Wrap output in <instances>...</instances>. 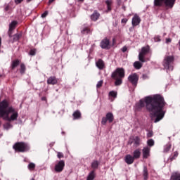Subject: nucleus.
<instances>
[{
	"instance_id": "nucleus-1",
	"label": "nucleus",
	"mask_w": 180,
	"mask_h": 180,
	"mask_svg": "<svg viewBox=\"0 0 180 180\" xmlns=\"http://www.w3.org/2000/svg\"><path fill=\"white\" fill-rule=\"evenodd\" d=\"M144 106H146V110L152 116L156 117L154 123H158L160 120L164 119L165 111H164L163 108L165 106V101H164V97H162L161 95L156 94L153 96H147L145 98V101L140 100L136 109L140 110Z\"/></svg>"
},
{
	"instance_id": "nucleus-2",
	"label": "nucleus",
	"mask_w": 180,
	"mask_h": 180,
	"mask_svg": "<svg viewBox=\"0 0 180 180\" xmlns=\"http://www.w3.org/2000/svg\"><path fill=\"white\" fill-rule=\"evenodd\" d=\"M19 114L13 107L9 105V103L6 100H4L0 103V117L7 122H13L18 120Z\"/></svg>"
},
{
	"instance_id": "nucleus-3",
	"label": "nucleus",
	"mask_w": 180,
	"mask_h": 180,
	"mask_svg": "<svg viewBox=\"0 0 180 180\" xmlns=\"http://www.w3.org/2000/svg\"><path fill=\"white\" fill-rule=\"evenodd\" d=\"M175 58L174 56H167L164 58L162 65L167 71H173L174 70V61Z\"/></svg>"
},
{
	"instance_id": "nucleus-4",
	"label": "nucleus",
	"mask_w": 180,
	"mask_h": 180,
	"mask_svg": "<svg viewBox=\"0 0 180 180\" xmlns=\"http://www.w3.org/2000/svg\"><path fill=\"white\" fill-rule=\"evenodd\" d=\"M13 148L18 153H26L30 150V146L25 142H17L13 145Z\"/></svg>"
},
{
	"instance_id": "nucleus-5",
	"label": "nucleus",
	"mask_w": 180,
	"mask_h": 180,
	"mask_svg": "<svg viewBox=\"0 0 180 180\" xmlns=\"http://www.w3.org/2000/svg\"><path fill=\"white\" fill-rule=\"evenodd\" d=\"M176 1V0H154V6H162V4H165L166 8L168 9H172Z\"/></svg>"
},
{
	"instance_id": "nucleus-6",
	"label": "nucleus",
	"mask_w": 180,
	"mask_h": 180,
	"mask_svg": "<svg viewBox=\"0 0 180 180\" xmlns=\"http://www.w3.org/2000/svg\"><path fill=\"white\" fill-rule=\"evenodd\" d=\"M150 53V46H146L141 48L139 54V60L141 63H146V56Z\"/></svg>"
},
{
	"instance_id": "nucleus-7",
	"label": "nucleus",
	"mask_w": 180,
	"mask_h": 180,
	"mask_svg": "<svg viewBox=\"0 0 180 180\" xmlns=\"http://www.w3.org/2000/svg\"><path fill=\"white\" fill-rule=\"evenodd\" d=\"M112 78H123L124 77V69L123 68H117L111 75Z\"/></svg>"
},
{
	"instance_id": "nucleus-8",
	"label": "nucleus",
	"mask_w": 180,
	"mask_h": 180,
	"mask_svg": "<svg viewBox=\"0 0 180 180\" xmlns=\"http://www.w3.org/2000/svg\"><path fill=\"white\" fill-rule=\"evenodd\" d=\"M128 81L132 84L134 86H137V82H139V75L136 73H133L128 77Z\"/></svg>"
},
{
	"instance_id": "nucleus-9",
	"label": "nucleus",
	"mask_w": 180,
	"mask_h": 180,
	"mask_svg": "<svg viewBox=\"0 0 180 180\" xmlns=\"http://www.w3.org/2000/svg\"><path fill=\"white\" fill-rule=\"evenodd\" d=\"M64 167H65V162H64V160H60L55 165L56 172H62L63 169H64Z\"/></svg>"
},
{
	"instance_id": "nucleus-10",
	"label": "nucleus",
	"mask_w": 180,
	"mask_h": 180,
	"mask_svg": "<svg viewBox=\"0 0 180 180\" xmlns=\"http://www.w3.org/2000/svg\"><path fill=\"white\" fill-rule=\"evenodd\" d=\"M16 25H18V22L16 21H13L11 23H10L8 32L9 37H12V34L13 32L15 30V27H16Z\"/></svg>"
},
{
	"instance_id": "nucleus-11",
	"label": "nucleus",
	"mask_w": 180,
	"mask_h": 180,
	"mask_svg": "<svg viewBox=\"0 0 180 180\" xmlns=\"http://www.w3.org/2000/svg\"><path fill=\"white\" fill-rule=\"evenodd\" d=\"M151 148L148 146L144 147L142 150V154L143 158H147L148 157H150V151Z\"/></svg>"
},
{
	"instance_id": "nucleus-12",
	"label": "nucleus",
	"mask_w": 180,
	"mask_h": 180,
	"mask_svg": "<svg viewBox=\"0 0 180 180\" xmlns=\"http://www.w3.org/2000/svg\"><path fill=\"white\" fill-rule=\"evenodd\" d=\"M140 22H141V19H140V17L136 14L132 18V25L139 26Z\"/></svg>"
},
{
	"instance_id": "nucleus-13",
	"label": "nucleus",
	"mask_w": 180,
	"mask_h": 180,
	"mask_svg": "<svg viewBox=\"0 0 180 180\" xmlns=\"http://www.w3.org/2000/svg\"><path fill=\"white\" fill-rule=\"evenodd\" d=\"M110 42L108 40V38L103 39L101 42V47L102 49H110L109 48Z\"/></svg>"
},
{
	"instance_id": "nucleus-14",
	"label": "nucleus",
	"mask_w": 180,
	"mask_h": 180,
	"mask_svg": "<svg viewBox=\"0 0 180 180\" xmlns=\"http://www.w3.org/2000/svg\"><path fill=\"white\" fill-rule=\"evenodd\" d=\"M124 161L127 164L130 165V164H133V162H134V158L131 156V155H127L125 156Z\"/></svg>"
},
{
	"instance_id": "nucleus-15",
	"label": "nucleus",
	"mask_w": 180,
	"mask_h": 180,
	"mask_svg": "<svg viewBox=\"0 0 180 180\" xmlns=\"http://www.w3.org/2000/svg\"><path fill=\"white\" fill-rule=\"evenodd\" d=\"M141 155V150L140 149H136L133 153V158L134 160H139Z\"/></svg>"
},
{
	"instance_id": "nucleus-16",
	"label": "nucleus",
	"mask_w": 180,
	"mask_h": 180,
	"mask_svg": "<svg viewBox=\"0 0 180 180\" xmlns=\"http://www.w3.org/2000/svg\"><path fill=\"white\" fill-rule=\"evenodd\" d=\"M96 65L99 70H103V68H105V63L103 61L102 59H99L96 63Z\"/></svg>"
},
{
	"instance_id": "nucleus-17",
	"label": "nucleus",
	"mask_w": 180,
	"mask_h": 180,
	"mask_svg": "<svg viewBox=\"0 0 180 180\" xmlns=\"http://www.w3.org/2000/svg\"><path fill=\"white\" fill-rule=\"evenodd\" d=\"M99 16H101V14L97 11H94V13L91 15V19L94 22H96L99 19Z\"/></svg>"
},
{
	"instance_id": "nucleus-18",
	"label": "nucleus",
	"mask_w": 180,
	"mask_h": 180,
	"mask_svg": "<svg viewBox=\"0 0 180 180\" xmlns=\"http://www.w3.org/2000/svg\"><path fill=\"white\" fill-rule=\"evenodd\" d=\"M47 84L49 85H56L57 84V79L56 77H50L47 80Z\"/></svg>"
},
{
	"instance_id": "nucleus-19",
	"label": "nucleus",
	"mask_w": 180,
	"mask_h": 180,
	"mask_svg": "<svg viewBox=\"0 0 180 180\" xmlns=\"http://www.w3.org/2000/svg\"><path fill=\"white\" fill-rule=\"evenodd\" d=\"M107 120L109 122V123H112V122H113L115 117L113 116V113L112 112H108L106 114V117Z\"/></svg>"
},
{
	"instance_id": "nucleus-20",
	"label": "nucleus",
	"mask_w": 180,
	"mask_h": 180,
	"mask_svg": "<svg viewBox=\"0 0 180 180\" xmlns=\"http://www.w3.org/2000/svg\"><path fill=\"white\" fill-rule=\"evenodd\" d=\"M113 79H115V85L116 86H119V85H122V84L123 83V78L117 77V78H113Z\"/></svg>"
},
{
	"instance_id": "nucleus-21",
	"label": "nucleus",
	"mask_w": 180,
	"mask_h": 180,
	"mask_svg": "<svg viewBox=\"0 0 180 180\" xmlns=\"http://www.w3.org/2000/svg\"><path fill=\"white\" fill-rule=\"evenodd\" d=\"M134 67L136 68V70H140L141 67H143V63L140 61H136L134 63Z\"/></svg>"
},
{
	"instance_id": "nucleus-22",
	"label": "nucleus",
	"mask_w": 180,
	"mask_h": 180,
	"mask_svg": "<svg viewBox=\"0 0 180 180\" xmlns=\"http://www.w3.org/2000/svg\"><path fill=\"white\" fill-rule=\"evenodd\" d=\"M74 120H77V119H81V112H79V110H76L73 115H72Z\"/></svg>"
},
{
	"instance_id": "nucleus-23",
	"label": "nucleus",
	"mask_w": 180,
	"mask_h": 180,
	"mask_svg": "<svg viewBox=\"0 0 180 180\" xmlns=\"http://www.w3.org/2000/svg\"><path fill=\"white\" fill-rule=\"evenodd\" d=\"M143 177L145 180L148 179V170L147 169V167H143Z\"/></svg>"
},
{
	"instance_id": "nucleus-24",
	"label": "nucleus",
	"mask_w": 180,
	"mask_h": 180,
	"mask_svg": "<svg viewBox=\"0 0 180 180\" xmlns=\"http://www.w3.org/2000/svg\"><path fill=\"white\" fill-rule=\"evenodd\" d=\"M20 63V62L19 61V60H13L11 63L12 70H15V68H16V67H18V65H19Z\"/></svg>"
},
{
	"instance_id": "nucleus-25",
	"label": "nucleus",
	"mask_w": 180,
	"mask_h": 180,
	"mask_svg": "<svg viewBox=\"0 0 180 180\" xmlns=\"http://www.w3.org/2000/svg\"><path fill=\"white\" fill-rule=\"evenodd\" d=\"M134 145L135 147H139L140 146V137L136 136L134 139Z\"/></svg>"
},
{
	"instance_id": "nucleus-26",
	"label": "nucleus",
	"mask_w": 180,
	"mask_h": 180,
	"mask_svg": "<svg viewBox=\"0 0 180 180\" xmlns=\"http://www.w3.org/2000/svg\"><path fill=\"white\" fill-rule=\"evenodd\" d=\"M98 166H99V162H98V160H94L91 162V168H93L94 169H96Z\"/></svg>"
},
{
	"instance_id": "nucleus-27",
	"label": "nucleus",
	"mask_w": 180,
	"mask_h": 180,
	"mask_svg": "<svg viewBox=\"0 0 180 180\" xmlns=\"http://www.w3.org/2000/svg\"><path fill=\"white\" fill-rule=\"evenodd\" d=\"M94 179H95V172L94 171H92L88 175L86 180H94Z\"/></svg>"
},
{
	"instance_id": "nucleus-28",
	"label": "nucleus",
	"mask_w": 180,
	"mask_h": 180,
	"mask_svg": "<svg viewBox=\"0 0 180 180\" xmlns=\"http://www.w3.org/2000/svg\"><path fill=\"white\" fill-rule=\"evenodd\" d=\"M4 128L5 130H9V129H12V124H11L9 122H7L4 124Z\"/></svg>"
},
{
	"instance_id": "nucleus-29",
	"label": "nucleus",
	"mask_w": 180,
	"mask_h": 180,
	"mask_svg": "<svg viewBox=\"0 0 180 180\" xmlns=\"http://www.w3.org/2000/svg\"><path fill=\"white\" fill-rule=\"evenodd\" d=\"M25 71H26V66H25V64L22 63L20 65V74H25Z\"/></svg>"
},
{
	"instance_id": "nucleus-30",
	"label": "nucleus",
	"mask_w": 180,
	"mask_h": 180,
	"mask_svg": "<svg viewBox=\"0 0 180 180\" xmlns=\"http://www.w3.org/2000/svg\"><path fill=\"white\" fill-rule=\"evenodd\" d=\"M105 4L108 11H111L112 8H110V5H112V0H106Z\"/></svg>"
},
{
	"instance_id": "nucleus-31",
	"label": "nucleus",
	"mask_w": 180,
	"mask_h": 180,
	"mask_svg": "<svg viewBox=\"0 0 180 180\" xmlns=\"http://www.w3.org/2000/svg\"><path fill=\"white\" fill-rule=\"evenodd\" d=\"M169 150H171V143H168L166 146H165L164 152L168 153V151H169Z\"/></svg>"
},
{
	"instance_id": "nucleus-32",
	"label": "nucleus",
	"mask_w": 180,
	"mask_h": 180,
	"mask_svg": "<svg viewBox=\"0 0 180 180\" xmlns=\"http://www.w3.org/2000/svg\"><path fill=\"white\" fill-rule=\"evenodd\" d=\"M172 180H180V174L176 173L174 175L172 176Z\"/></svg>"
},
{
	"instance_id": "nucleus-33",
	"label": "nucleus",
	"mask_w": 180,
	"mask_h": 180,
	"mask_svg": "<svg viewBox=\"0 0 180 180\" xmlns=\"http://www.w3.org/2000/svg\"><path fill=\"white\" fill-rule=\"evenodd\" d=\"M109 96H112V98H116V96H117V92L112 91L109 93Z\"/></svg>"
},
{
	"instance_id": "nucleus-34",
	"label": "nucleus",
	"mask_w": 180,
	"mask_h": 180,
	"mask_svg": "<svg viewBox=\"0 0 180 180\" xmlns=\"http://www.w3.org/2000/svg\"><path fill=\"white\" fill-rule=\"evenodd\" d=\"M36 165H34V163H30L28 165V168L29 169H30V171H33V169H34Z\"/></svg>"
},
{
	"instance_id": "nucleus-35",
	"label": "nucleus",
	"mask_w": 180,
	"mask_h": 180,
	"mask_svg": "<svg viewBox=\"0 0 180 180\" xmlns=\"http://www.w3.org/2000/svg\"><path fill=\"white\" fill-rule=\"evenodd\" d=\"M147 144H148V146H149V147H153V146H154V140H153V139H149V140L147 141Z\"/></svg>"
},
{
	"instance_id": "nucleus-36",
	"label": "nucleus",
	"mask_w": 180,
	"mask_h": 180,
	"mask_svg": "<svg viewBox=\"0 0 180 180\" xmlns=\"http://www.w3.org/2000/svg\"><path fill=\"white\" fill-rule=\"evenodd\" d=\"M89 32H90L89 29H88L86 27L82 30V34H88V33H89Z\"/></svg>"
},
{
	"instance_id": "nucleus-37",
	"label": "nucleus",
	"mask_w": 180,
	"mask_h": 180,
	"mask_svg": "<svg viewBox=\"0 0 180 180\" xmlns=\"http://www.w3.org/2000/svg\"><path fill=\"white\" fill-rule=\"evenodd\" d=\"M19 39H20V35H19V34H14V36H13L14 41H18V40H19Z\"/></svg>"
},
{
	"instance_id": "nucleus-38",
	"label": "nucleus",
	"mask_w": 180,
	"mask_h": 180,
	"mask_svg": "<svg viewBox=\"0 0 180 180\" xmlns=\"http://www.w3.org/2000/svg\"><path fill=\"white\" fill-rule=\"evenodd\" d=\"M103 84V80L99 81L96 84V88H101V86H102Z\"/></svg>"
},
{
	"instance_id": "nucleus-39",
	"label": "nucleus",
	"mask_w": 180,
	"mask_h": 180,
	"mask_svg": "<svg viewBox=\"0 0 180 180\" xmlns=\"http://www.w3.org/2000/svg\"><path fill=\"white\" fill-rule=\"evenodd\" d=\"M178 155H179V153H178V152H174V155H173V157L172 158H171V161H172L173 160H175V158H176V157H178Z\"/></svg>"
},
{
	"instance_id": "nucleus-40",
	"label": "nucleus",
	"mask_w": 180,
	"mask_h": 180,
	"mask_svg": "<svg viewBox=\"0 0 180 180\" xmlns=\"http://www.w3.org/2000/svg\"><path fill=\"white\" fill-rule=\"evenodd\" d=\"M57 157L58 158H64V154L61 152H58Z\"/></svg>"
},
{
	"instance_id": "nucleus-41",
	"label": "nucleus",
	"mask_w": 180,
	"mask_h": 180,
	"mask_svg": "<svg viewBox=\"0 0 180 180\" xmlns=\"http://www.w3.org/2000/svg\"><path fill=\"white\" fill-rule=\"evenodd\" d=\"M30 56H36V50H34V49L30 50Z\"/></svg>"
},
{
	"instance_id": "nucleus-42",
	"label": "nucleus",
	"mask_w": 180,
	"mask_h": 180,
	"mask_svg": "<svg viewBox=\"0 0 180 180\" xmlns=\"http://www.w3.org/2000/svg\"><path fill=\"white\" fill-rule=\"evenodd\" d=\"M108 122V120H107V118L106 117H103L102 118V121H101V123L103 124H106V122Z\"/></svg>"
},
{
	"instance_id": "nucleus-43",
	"label": "nucleus",
	"mask_w": 180,
	"mask_h": 180,
	"mask_svg": "<svg viewBox=\"0 0 180 180\" xmlns=\"http://www.w3.org/2000/svg\"><path fill=\"white\" fill-rule=\"evenodd\" d=\"M153 131H150L148 134H147V137H153Z\"/></svg>"
},
{
	"instance_id": "nucleus-44",
	"label": "nucleus",
	"mask_w": 180,
	"mask_h": 180,
	"mask_svg": "<svg viewBox=\"0 0 180 180\" xmlns=\"http://www.w3.org/2000/svg\"><path fill=\"white\" fill-rule=\"evenodd\" d=\"M49 15V11H45L44 13L41 14V18H46Z\"/></svg>"
},
{
	"instance_id": "nucleus-45",
	"label": "nucleus",
	"mask_w": 180,
	"mask_h": 180,
	"mask_svg": "<svg viewBox=\"0 0 180 180\" xmlns=\"http://www.w3.org/2000/svg\"><path fill=\"white\" fill-rule=\"evenodd\" d=\"M14 1L17 5L23 2V0H14Z\"/></svg>"
},
{
	"instance_id": "nucleus-46",
	"label": "nucleus",
	"mask_w": 180,
	"mask_h": 180,
	"mask_svg": "<svg viewBox=\"0 0 180 180\" xmlns=\"http://www.w3.org/2000/svg\"><path fill=\"white\" fill-rule=\"evenodd\" d=\"M122 51L123 53H126V51H127V47L124 46V47L122 49Z\"/></svg>"
},
{
	"instance_id": "nucleus-47",
	"label": "nucleus",
	"mask_w": 180,
	"mask_h": 180,
	"mask_svg": "<svg viewBox=\"0 0 180 180\" xmlns=\"http://www.w3.org/2000/svg\"><path fill=\"white\" fill-rule=\"evenodd\" d=\"M154 39H155V41H161V39H160V37H156Z\"/></svg>"
},
{
	"instance_id": "nucleus-48",
	"label": "nucleus",
	"mask_w": 180,
	"mask_h": 180,
	"mask_svg": "<svg viewBox=\"0 0 180 180\" xmlns=\"http://www.w3.org/2000/svg\"><path fill=\"white\" fill-rule=\"evenodd\" d=\"M122 23H127V18H123L122 20Z\"/></svg>"
},
{
	"instance_id": "nucleus-49",
	"label": "nucleus",
	"mask_w": 180,
	"mask_h": 180,
	"mask_svg": "<svg viewBox=\"0 0 180 180\" xmlns=\"http://www.w3.org/2000/svg\"><path fill=\"white\" fill-rule=\"evenodd\" d=\"M166 43H171V39L169 38L166 39Z\"/></svg>"
},
{
	"instance_id": "nucleus-50",
	"label": "nucleus",
	"mask_w": 180,
	"mask_h": 180,
	"mask_svg": "<svg viewBox=\"0 0 180 180\" xmlns=\"http://www.w3.org/2000/svg\"><path fill=\"white\" fill-rule=\"evenodd\" d=\"M115 43H116V39L114 38L112 39V46H115Z\"/></svg>"
},
{
	"instance_id": "nucleus-51",
	"label": "nucleus",
	"mask_w": 180,
	"mask_h": 180,
	"mask_svg": "<svg viewBox=\"0 0 180 180\" xmlns=\"http://www.w3.org/2000/svg\"><path fill=\"white\" fill-rule=\"evenodd\" d=\"M6 11H9V6H6V8H5Z\"/></svg>"
},
{
	"instance_id": "nucleus-52",
	"label": "nucleus",
	"mask_w": 180,
	"mask_h": 180,
	"mask_svg": "<svg viewBox=\"0 0 180 180\" xmlns=\"http://www.w3.org/2000/svg\"><path fill=\"white\" fill-rule=\"evenodd\" d=\"M41 101H46V97H42V98H41Z\"/></svg>"
},
{
	"instance_id": "nucleus-53",
	"label": "nucleus",
	"mask_w": 180,
	"mask_h": 180,
	"mask_svg": "<svg viewBox=\"0 0 180 180\" xmlns=\"http://www.w3.org/2000/svg\"><path fill=\"white\" fill-rule=\"evenodd\" d=\"M55 0H49V4L54 2Z\"/></svg>"
},
{
	"instance_id": "nucleus-54",
	"label": "nucleus",
	"mask_w": 180,
	"mask_h": 180,
	"mask_svg": "<svg viewBox=\"0 0 180 180\" xmlns=\"http://www.w3.org/2000/svg\"><path fill=\"white\" fill-rule=\"evenodd\" d=\"M79 2H84V0H78Z\"/></svg>"
},
{
	"instance_id": "nucleus-55",
	"label": "nucleus",
	"mask_w": 180,
	"mask_h": 180,
	"mask_svg": "<svg viewBox=\"0 0 180 180\" xmlns=\"http://www.w3.org/2000/svg\"><path fill=\"white\" fill-rule=\"evenodd\" d=\"M32 0H27V2L29 3V2H31Z\"/></svg>"
},
{
	"instance_id": "nucleus-56",
	"label": "nucleus",
	"mask_w": 180,
	"mask_h": 180,
	"mask_svg": "<svg viewBox=\"0 0 180 180\" xmlns=\"http://www.w3.org/2000/svg\"><path fill=\"white\" fill-rule=\"evenodd\" d=\"M1 124H2V123H1V121H0V126H1Z\"/></svg>"
},
{
	"instance_id": "nucleus-57",
	"label": "nucleus",
	"mask_w": 180,
	"mask_h": 180,
	"mask_svg": "<svg viewBox=\"0 0 180 180\" xmlns=\"http://www.w3.org/2000/svg\"><path fill=\"white\" fill-rule=\"evenodd\" d=\"M31 180H34V179H32Z\"/></svg>"
}]
</instances>
